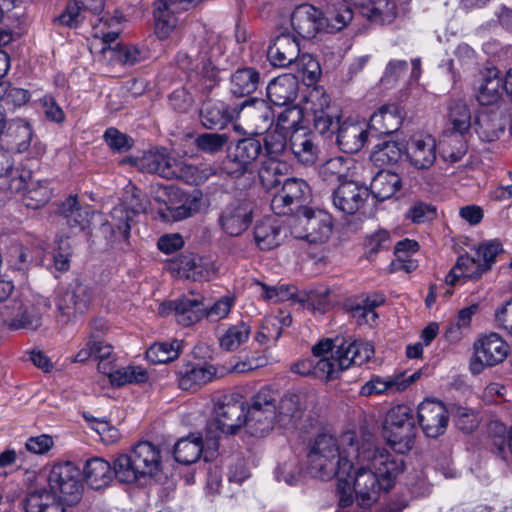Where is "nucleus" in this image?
I'll list each match as a JSON object with an SVG mask.
<instances>
[{
	"label": "nucleus",
	"instance_id": "8fccbe9b",
	"mask_svg": "<svg viewBox=\"0 0 512 512\" xmlns=\"http://www.w3.org/2000/svg\"><path fill=\"white\" fill-rule=\"evenodd\" d=\"M202 450L203 441L201 437H187L177 441L173 455L178 463L190 465L199 460Z\"/></svg>",
	"mask_w": 512,
	"mask_h": 512
},
{
	"label": "nucleus",
	"instance_id": "473e14b6",
	"mask_svg": "<svg viewBox=\"0 0 512 512\" xmlns=\"http://www.w3.org/2000/svg\"><path fill=\"white\" fill-rule=\"evenodd\" d=\"M216 373V368L210 364L188 366L185 371L179 372V387L182 390L195 391L211 382L215 378Z\"/></svg>",
	"mask_w": 512,
	"mask_h": 512
},
{
	"label": "nucleus",
	"instance_id": "39448f33",
	"mask_svg": "<svg viewBox=\"0 0 512 512\" xmlns=\"http://www.w3.org/2000/svg\"><path fill=\"white\" fill-rule=\"evenodd\" d=\"M374 355V347L362 340H344L330 357L313 359V377L325 381L333 380L341 371L353 365L361 366Z\"/></svg>",
	"mask_w": 512,
	"mask_h": 512
},
{
	"label": "nucleus",
	"instance_id": "f257e3e1",
	"mask_svg": "<svg viewBox=\"0 0 512 512\" xmlns=\"http://www.w3.org/2000/svg\"><path fill=\"white\" fill-rule=\"evenodd\" d=\"M354 468L347 482L338 480L339 507L336 512H367L378 493L388 491L403 471L401 457L375 446L372 434H364L359 456L353 457Z\"/></svg>",
	"mask_w": 512,
	"mask_h": 512
},
{
	"label": "nucleus",
	"instance_id": "37998d69",
	"mask_svg": "<svg viewBox=\"0 0 512 512\" xmlns=\"http://www.w3.org/2000/svg\"><path fill=\"white\" fill-rule=\"evenodd\" d=\"M32 138V130L28 122L23 119H12L8 122L3 141L18 152L27 150Z\"/></svg>",
	"mask_w": 512,
	"mask_h": 512
},
{
	"label": "nucleus",
	"instance_id": "09e8293b",
	"mask_svg": "<svg viewBox=\"0 0 512 512\" xmlns=\"http://www.w3.org/2000/svg\"><path fill=\"white\" fill-rule=\"evenodd\" d=\"M505 79L498 76L497 70H489L483 83L480 85L477 99L481 105H491L496 103L502 95Z\"/></svg>",
	"mask_w": 512,
	"mask_h": 512
},
{
	"label": "nucleus",
	"instance_id": "dca6fc26",
	"mask_svg": "<svg viewBox=\"0 0 512 512\" xmlns=\"http://www.w3.org/2000/svg\"><path fill=\"white\" fill-rule=\"evenodd\" d=\"M370 196L369 189L354 181L339 184L332 194L333 205L340 212L353 215L358 212Z\"/></svg>",
	"mask_w": 512,
	"mask_h": 512
},
{
	"label": "nucleus",
	"instance_id": "c9c22d12",
	"mask_svg": "<svg viewBox=\"0 0 512 512\" xmlns=\"http://www.w3.org/2000/svg\"><path fill=\"white\" fill-rule=\"evenodd\" d=\"M290 149L297 161L305 166L313 165L318 158V147L306 132H294L290 137Z\"/></svg>",
	"mask_w": 512,
	"mask_h": 512
},
{
	"label": "nucleus",
	"instance_id": "f3484780",
	"mask_svg": "<svg viewBox=\"0 0 512 512\" xmlns=\"http://www.w3.org/2000/svg\"><path fill=\"white\" fill-rule=\"evenodd\" d=\"M236 118H243L255 128V133L260 135L273 123V113L268 103L260 98H248L240 104H236Z\"/></svg>",
	"mask_w": 512,
	"mask_h": 512
},
{
	"label": "nucleus",
	"instance_id": "0eeeda50",
	"mask_svg": "<svg viewBox=\"0 0 512 512\" xmlns=\"http://www.w3.org/2000/svg\"><path fill=\"white\" fill-rule=\"evenodd\" d=\"M160 467V450L148 441L139 442L129 454L120 455L115 460L116 478L125 483H132L139 477L153 476Z\"/></svg>",
	"mask_w": 512,
	"mask_h": 512
},
{
	"label": "nucleus",
	"instance_id": "f8f14e48",
	"mask_svg": "<svg viewBox=\"0 0 512 512\" xmlns=\"http://www.w3.org/2000/svg\"><path fill=\"white\" fill-rule=\"evenodd\" d=\"M311 196L309 185L299 178H287L271 200V209L276 215H288L302 208H307L304 203Z\"/></svg>",
	"mask_w": 512,
	"mask_h": 512
},
{
	"label": "nucleus",
	"instance_id": "7ed1b4c3",
	"mask_svg": "<svg viewBox=\"0 0 512 512\" xmlns=\"http://www.w3.org/2000/svg\"><path fill=\"white\" fill-rule=\"evenodd\" d=\"M47 482L50 490L38 489L26 495L24 501L26 512H65L63 502L71 505L81 497L83 490L81 472L70 461L53 465Z\"/></svg>",
	"mask_w": 512,
	"mask_h": 512
},
{
	"label": "nucleus",
	"instance_id": "58836bf2",
	"mask_svg": "<svg viewBox=\"0 0 512 512\" xmlns=\"http://www.w3.org/2000/svg\"><path fill=\"white\" fill-rule=\"evenodd\" d=\"M279 399L278 391L270 387H262L249 402L245 403V412L242 416H253L255 414H275Z\"/></svg>",
	"mask_w": 512,
	"mask_h": 512
},
{
	"label": "nucleus",
	"instance_id": "4d7b16f0",
	"mask_svg": "<svg viewBox=\"0 0 512 512\" xmlns=\"http://www.w3.org/2000/svg\"><path fill=\"white\" fill-rule=\"evenodd\" d=\"M448 118L453 131L460 135L466 133L471 127L470 110L461 100H454L450 103Z\"/></svg>",
	"mask_w": 512,
	"mask_h": 512
},
{
	"label": "nucleus",
	"instance_id": "412c9836",
	"mask_svg": "<svg viewBox=\"0 0 512 512\" xmlns=\"http://www.w3.org/2000/svg\"><path fill=\"white\" fill-rule=\"evenodd\" d=\"M300 46L298 39L290 34H280L269 46L267 57L273 66L287 67L298 59Z\"/></svg>",
	"mask_w": 512,
	"mask_h": 512
},
{
	"label": "nucleus",
	"instance_id": "2eb2a0df",
	"mask_svg": "<svg viewBox=\"0 0 512 512\" xmlns=\"http://www.w3.org/2000/svg\"><path fill=\"white\" fill-rule=\"evenodd\" d=\"M172 269L180 277L193 281H210L217 276L218 268L207 257L193 253L182 254L172 262Z\"/></svg>",
	"mask_w": 512,
	"mask_h": 512
},
{
	"label": "nucleus",
	"instance_id": "5fc2aeb1",
	"mask_svg": "<svg viewBox=\"0 0 512 512\" xmlns=\"http://www.w3.org/2000/svg\"><path fill=\"white\" fill-rule=\"evenodd\" d=\"M24 193L25 205L31 209H38L44 206L51 197V190L47 180L26 183L25 187L20 191Z\"/></svg>",
	"mask_w": 512,
	"mask_h": 512
},
{
	"label": "nucleus",
	"instance_id": "e433bc0d",
	"mask_svg": "<svg viewBox=\"0 0 512 512\" xmlns=\"http://www.w3.org/2000/svg\"><path fill=\"white\" fill-rule=\"evenodd\" d=\"M27 173L14 167V160L9 151L0 149V178H6L5 189L11 194L20 193L26 185Z\"/></svg>",
	"mask_w": 512,
	"mask_h": 512
},
{
	"label": "nucleus",
	"instance_id": "2f4dec72",
	"mask_svg": "<svg viewBox=\"0 0 512 512\" xmlns=\"http://www.w3.org/2000/svg\"><path fill=\"white\" fill-rule=\"evenodd\" d=\"M104 59L122 65H135L149 57V50L134 45H116L115 47H101L100 50Z\"/></svg>",
	"mask_w": 512,
	"mask_h": 512
},
{
	"label": "nucleus",
	"instance_id": "cd10ccee",
	"mask_svg": "<svg viewBox=\"0 0 512 512\" xmlns=\"http://www.w3.org/2000/svg\"><path fill=\"white\" fill-rule=\"evenodd\" d=\"M367 137V129L363 124L343 122L338 127L336 141L343 152L353 154L363 148Z\"/></svg>",
	"mask_w": 512,
	"mask_h": 512
},
{
	"label": "nucleus",
	"instance_id": "a19ab883",
	"mask_svg": "<svg viewBox=\"0 0 512 512\" xmlns=\"http://www.w3.org/2000/svg\"><path fill=\"white\" fill-rule=\"evenodd\" d=\"M401 188V178L390 171H379L370 183L369 192L378 201L391 198Z\"/></svg>",
	"mask_w": 512,
	"mask_h": 512
},
{
	"label": "nucleus",
	"instance_id": "9d476101",
	"mask_svg": "<svg viewBox=\"0 0 512 512\" xmlns=\"http://www.w3.org/2000/svg\"><path fill=\"white\" fill-rule=\"evenodd\" d=\"M135 163L141 172L157 174L165 179L182 178L190 169L165 148L146 151Z\"/></svg>",
	"mask_w": 512,
	"mask_h": 512
},
{
	"label": "nucleus",
	"instance_id": "c85d7f7f",
	"mask_svg": "<svg viewBox=\"0 0 512 512\" xmlns=\"http://www.w3.org/2000/svg\"><path fill=\"white\" fill-rule=\"evenodd\" d=\"M169 308L173 311L176 321L184 327L199 322L205 314L202 300L186 296L170 301Z\"/></svg>",
	"mask_w": 512,
	"mask_h": 512
},
{
	"label": "nucleus",
	"instance_id": "4be33fe9",
	"mask_svg": "<svg viewBox=\"0 0 512 512\" xmlns=\"http://www.w3.org/2000/svg\"><path fill=\"white\" fill-rule=\"evenodd\" d=\"M44 247L40 241L13 243L7 252L11 266L17 270H27L33 264L42 262Z\"/></svg>",
	"mask_w": 512,
	"mask_h": 512
},
{
	"label": "nucleus",
	"instance_id": "680f3d73",
	"mask_svg": "<svg viewBox=\"0 0 512 512\" xmlns=\"http://www.w3.org/2000/svg\"><path fill=\"white\" fill-rule=\"evenodd\" d=\"M280 322L274 316L263 319L259 330L255 334V340L260 346H271L280 338Z\"/></svg>",
	"mask_w": 512,
	"mask_h": 512
},
{
	"label": "nucleus",
	"instance_id": "a211bd4d",
	"mask_svg": "<svg viewBox=\"0 0 512 512\" xmlns=\"http://www.w3.org/2000/svg\"><path fill=\"white\" fill-rule=\"evenodd\" d=\"M436 150V139L428 134L411 137L405 147L410 164L418 170L428 169L434 164Z\"/></svg>",
	"mask_w": 512,
	"mask_h": 512
},
{
	"label": "nucleus",
	"instance_id": "b1692460",
	"mask_svg": "<svg viewBox=\"0 0 512 512\" xmlns=\"http://www.w3.org/2000/svg\"><path fill=\"white\" fill-rule=\"evenodd\" d=\"M404 120V112L397 104H386L374 112L369 120V128L383 135L399 130Z\"/></svg>",
	"mask_w": 512,
	"mask_h": 512
},
{
	"label": "nucleus",
	"instance_id": "20e7f679",
	"mask_svg": "<svg viewBox=\"0 0 512 512\" xmlns=\"http://www.w3.org/2000/svg\"><path fill=\"white\" fill-rule=\"evenodd\" d=\"M223 52L219 36L207 33L187 51H180L176 56V63L187 74L191 83L200 86L202 90L210 91L219 82V70L215 61Z\"/></svg>",
	"mask_w": 512,
	"mask_h": 512
},
{
	"label": "nucleus",
	"instance_id": "864d4df0",
	"mask_svg": "<svg viewBox=\"0 0 512 512\" xmlns=\"http://www.w3.org/2000/svg\"><path fill=\"white\" fill-rule=\"evenodd\" d=\"M203 195L199 190H193L183 198L179 206H168L167 209L174 221H180L198 213L202 207Z\"/></svg>",
	"mask_w": 512,
	"mask_h": 512
},
{
	"label": "nucleus",
	"instance_id": "1a4fd4ad",
	"mask_svg": "<svg viewBox=\"0 0 512 512\" xmlns=\"http://www.w3.org/2000/svg\"><path fill=\"white\" fill-rule=\"evenodd\" d=\"M292 232L296 238L305 239L310 243L326 241L332 232V217L321 209L302 208L296 214Z\"/></svg>",
	"mask_w": 512,
	"mask_h": 512
},
{
	"label": "nucleus",
	"instance_id": "49530a36",
	"mask_svg": "<svg viewBox=\"0 0 512 512\" xmlns=\"http://www.w3.org/2000/svg\"><path fill=\"white\" fill-rule=\"evenodd\" d=\"M213 416H228L245 412V403L241 396L236 393L227 394L226 392H215L211 396Z\"/></svg>",
	"mask_w": 512,
	"mask_h": 512
},
{
	"label": "nucleus",
	"instance_id": "6ab92c4d",
	"mask_svg": "<svg viewBox=\"0 0 512 512\" xmlns=\"http://www.w3.org/2000/svg\"><path fill=\"white\" fill-rule=\"evenodd\" d=\"M321 10L310 4L297 6L291 14V26L294 32L304 39H311L323 31Z\"/></svg>",
	"mask_w": 512,
	"mask_h": 512
},
{
	"label": "nucleus",
	"instance_id": "0e129e2a",
	"mask_svg": "<svg viewBox=\"0 0 512 512\" xmlns=\"http://www.w3.org/2000/svg\"><path fill=\"white\" fill-rule=\"evenodd\" d=\"M280 166L281 164L279 162L272 159H267L262 162L258 176L265 189L269 190L281 184Z\"/></svg>",
	"mask_w": 512,
	"mask_h": 512
},
{
	"label": "nucleus",
	"instance_id": "ddd939ff",
	"mask_svg": "<svg viewBox=\"0 0 512 512\" xmlns=\"http://www.w3.org/2000/svg\"><path fill=\"white\" fill-rule=\"evenodd\" d=\"M474 358L470 362L473 374H479L484 367L495 366L505 360L509 346L497 333H490L478 339L474 344Z\"/></svg>",
	"mask_w": 512,
	"mask_h": 512
},
{
	"label": "nucleus",
	"instance_id": "f704fd0d",
	"mask_svg": "<svg viewBox=\"0 0 512 512\" xmlns=\"http://www.w3.org/2000/svg\"><path fill=\"white\" fill-rule=\"evenodd\" d=\"M98 370L107 375L111 384L114 386L144 383L148 379L147 371L139 366H127L113 370L111 363H102L98 364Z\"/></svg>",
	"mask_w": 512,
	"mask_h": 512
},
{
	"label": "nucleus",
	"instance_id": "7c9ffc66",
	"mask_svg": "<svg viewBox=\"0 0 512 512\" xmlns=\"http://www.w3.org/2000/svg\"><path fill=\"white\" fill-rule=\"evenodd\" d=\"M60 214L65 219L66 224L78 231H83L89 227L90 220L94 212L89 206H81L77 196H69L60 206Z\"/></svg>",
	"mask_w": 512,
	"mask_h": 512
},
{
	"label": "nucleus",
	"instance_id": "a18cd8bd",
	"mask_svg": "<svg viewBox=\"0 0 512 512\" xmlns=\"http://www.w3.org/2000/svg\"><path fill=\"white\" fill-rule=\"evenodd\" d=\"M251 334V326L245 321L230 325L220 336L219 345L222 350L233 352L247 343Z\"/></svg>",
	"mask_w": 512,
	"mask_h": 512
},
{
	"label": "nucleus",
	"instance_id": "603ef678",
	"mask_svg": "<svg viewBox=\"0 0 512 512\" xmlns=\"http://www.w3.org/2000/svg\"><path fill=\"white\" fill-rule=\"evenodd\" d=\"M182 341L157 342L146 351V359L152 364H164L178 358Z\"/></svg>",
	"mask_w": 512,
	"mask_h": 512
},
{
	"label": "nucleus",
	"instance_id": "9b49d317",
	"mask_svg": "<svg viewBox=\"0 0 512 512\" xmlns=\"http://www.w3.org/2000/svg\"><path fill=\"white\" fill-rule=\"evenodd\" d=\"M263 152L260 137H248L239 140L228 149L224 170L233 177H240L252 170L254 162Z\"/></svg>",
	"mask_w": 512,
	"mask_h": 512
},
{
	"label": "nucleus",
	"instance_id": "774afa93",
	"mask_svg": "<svg viewBox=\"0 0 512 512\" xmlns=\"http://www.w3.org/2000/svg\"><path fill=\"white\" fill-rule=\"evenodd\" d=\"M302 119V109L297 105L290 106L279 114L276 128L283 132L291 130H293V133L299 132L298 127L302 122Z\"/></svg>",
	"mask_w": 512,
	"mask_h": 512
},
{
	"label": "nucleus",
	"instance_id": "e2e57ef3",
	"mask_svg": "<svg viewBox=\"0 0 512 512\" xmlns=\"http://www.w3.org/2000/svg\"><path fill=\"white\" fill-rule=\"evenodd\" d=\"M456 416H468L464 408H457L454 411V406L446 407L445 404L437 399H425L418 406L417 416H425L433 414L434 416H445L446 414H454Z\"/></svg>",
	"mask_w": 512,
	"mask_h": 512
},
{
	"label": "nucleus",
	"instance_id": "bf43d9fd",
	"mask_svg": "<svg viewBox=\"0 0 512 512\" xmlns=\"http://www.w3.org/2000/svg\"><path fill=\"white\" fill-rule=\"evenodd\" d=\"M260 140L265 151L264 155L272 160H276L284 152L287 145L285 132L278 128L267 132Z\"/></svg>",
	"mask_w": 512,
	"mask_h": 512
},
{
	"label": "nucleus",
	"instance_id": "052dcab7",
	"mask_svg": "<svg viewBox=\"0 0 512 512\" xmlns=\"http://www.w3.org/2000/svg\"><path fill=\"white\" fill-rule=\"evenodd\" d=\"M502 252V244L496 239L484 241L474 249L475 256L481 261L485 272L492 268L497 256Z\"/></svg>",
	"mask_w": 512,
	"mask_h": 512
},
{
	"label": "nucleus",
	"instance_id": "6e6d98bb",
	"mask_svg": "<svg viewBox=\"0 0 512 512\" xmlns=\"http://www.w3.org/2000/svg\"><path fill=\"white\" fill-rule=\"evenodd\" d=\"M489 434L494 438L492 453L499 459L506 461L507 452L505 444L509 446V433L511 426L507 427L499 418L492 419L488 424Z\"/></svg>",
	"mask_w": 512,
	"mask_h": 512
},
{
	"label": "nucleus",
	"instance_id": "393cba45",
	"mask_svg": "<svg viewBox=\"0 0 512 512\" xmlns=\"http://www.w3.org/2000/svg\"><path fill=\"white\" fill-rule=\"evenodd\" d=\"M298 88V78L293 74H284L269 82L267 97L275 106H288L296 99Z\"/></svg>",
	"mask_w": 512,
	"mask_h": 512
},
{
	"label": "nucleus",
	"instance_id": "4468645a",
	"mask_svg": "<svg viewBox=\"0 0 512 512\" xmlns=\"http://www.w3.org/2000/svg\"><path fill=\"white\" fill-rule=\"evenodd\" d=\"M252 220V205L247 201L237 200L223 208L218 223L226 235L238 237L249 228Z\"/></svg>",
	"mask_w": 512,
	"mask_h": 512
},
{
	"label": "nucleus",
	"instance_id": "69168bd1",
	"mask_svg": "<svg viewBox=\"0 0 512 512\" xmlns=\"http://www.w3.org/2000/svg\"><path fill=\"white\" fill-rule=\"evenodd\" d=\"M88 425L105 444H113L120 438L119 430L106 418H85Z\"/></svg>",
	"mask_w": 512,
	"mask_h": 512
},
{
	"label": "nucleus",
	"instance_id": "bb28decb",
	"mask_svg": "<svg viewBox=\"0 0 512 512\" xmlns=\"http://www.w3.org/2000/svg\"><path fill=\"white\" fill-rule=\"evenodd\" d=\"M323 19V31L334 33L344 29L353 19L351 4L333 0L328 2L321 11Z\"/></svg>",
	"mask_w": 512,
	"mask_h": 512
},
{
	"label": "nucleus",
	"instance_id": "72a5a7b5",
	"mask_svg": "<svg viewBox=\"0 0 512 512\" xmlns=\"http://www.w3.org/2000/svg\"><path fill=\"white\" fill-rule=\"evenodd\" d=\"M104 9V0H75L67 4L65 10L59 15L58 21L69 27L78 26L82 20V10L90 11L95 15Z\"/></svg>",
	"mask_w": 512,
	"mask_h": 512
},
{
	"label": "nucleus",
	"instance_id": "338daca9",
	"mask_svg": "<svg viewBox=\"0 0 512 512\" xmlns=\"http://www.w3.org/2000/svg\"><path fill=\"white\" fill-rule=\"evenodd\" d=\"M449 418H406L407 426L411 427L416 420L427 437L436 438L447 428Z\"/></svg>",
	"mask_w": 512,
	"mask_h": 512
},
{
	"label": "nucleus",
	"instance_id": "79ce46f5",
	"mask_svg": "<svg viewBox=\"0 0 512 512\" xmlns=\"http://www.w3.org/2000/svg\"><path fill=\"white\" fill-rule=\"evenodd\" d=\"M281 225L275 219H264L254 228V240L261 250L277 247L282 241Z\"/></svg>",
	"mask_w": 512,
	"mask_h": 512
},
{
	"label": "nucleus",
	"instance_id": "13d9d810",
	"mask_svg": "<svg viewBox=\"0 0 512 512\" xmlns=\"http://www.w3.org/2000/svg\"><path fill=\"white\" fill-rule=\"evenodd\" d=\"M349 170L348 161L343 157H334L326 161L320 170V175L328 183L344 182Z\"/></svg>",
	"mask_w": 512,
	"mask_h": 512
},
{
	"label": "nucleus",
	"instance_id": "6e6552de",
	"mask_svg": "<svg viewBox=\"0 0 512 512\" xmlns=\"http://www.w3.org/2000/svg\"><path fill=\"white\" fill-rule=\"evenodd\" d=\"M99 296L98 288L86 281L75 279L56 301L58 319L70 323L86 313Z\"/></svg>",
	"mask_w": 512,
	"mask_h": 512
},
{
	"label": "nucleus",
	"instance_id": "f03ea898",
	"mask_svg": "<svg viewBox=\"0 0 512 512\" xmlns=\"http://www.w3.org/2000/svg\"><path fill=\"white\" fill-rule=\"evenodd\" d=\"M356 433L346 431L339 438L322 432L309 442L307 453L308 473L321 480L337 477L340 482H347L350 471L354 468L353 457L359 456Z\"/></svg>",
	"mask_w": 512,
	"mask_h": 512
},
{
	"label": "nucleus",
	"instance_id": "3c124183",
	"mask_svg": "<svg viewBox=\"0 0 512 512\" xmlns=\"http://www.w3.org/2000/svg\"><path fill=\"white\" fill-rule=\"evenodd\" d=\"M385 302V297L382 294H372L362 296L360 301L350 305V311L353 317L358 318V323L375 322L378 315L374 311L376 307Z\"/></svg>",
	"mask_w": 512,
	"mask_h": 512
},
{
	"label": "nucleus",
	"instance_id": "423d86ee",
	"mask_svg": "<svg viewBox=\"0 0 512 512\" xmlns=\"http://www.w3.org/2000/svg\"><path fill=\"white\" fill-rule=\"evenodd\" d=\"M51 308L48 298L37 294H22L0 306L3 325L11 330H36L43 314Z\"/></svg>",
	"mask_w": 512,
	"mask_h": 512
},
{
	"label": "nucleus",
	"instance_id": "c03bdc74",
	"mask_svg": "<svg viewBox=\"0 0 512 512\" xmlns=\"http://www.w3.org/2000/svg\"><path fill=\"white\" fill-rule=\"evenodd\" d=\"M360 7L363 15L372 22L389 24L397 16V6L393 0H365Z\"/></svg>",
	"mask_w": 512,
	"mask_h": 512
},
{
	"label": "nucleus",
	"instance_id": "ea45409f",
	"mask_svg": "<svg viewBox=\"0 0 512 512\" xmlns=\"http://www.w3.org/2000/svg\"><path fill=\"white\" fill-rule=\"evenodd\" d=\"M485 273L481 261L474 255H461L446 276V283L455 285L460 278L477 279Z\"/></svg>",
	"mask_w": 512,
	"mask_h": 512
},
{
	"label": "nucleus",
	"instance_id": "de8ad7c7",
	"mask_svg": "<svg viewBox=\"0 0 512 512\" xmlns=\"http://www.w3.org/2000/svg\"><path fill=\"white\" fill-rule=\"evenodd\" d=\"M405 147L396 141H383L374 146L370 159L379 167L396 164L403 156Z\"/></svg>",
	"mask_w": 512,
	"mask_h": 512
},
{
	"label": "nucleus",
	"instance_id": "5701e85b",
	"mask_svg": "<svg viewBox=\"0 0 512 512\" xmlns=\"http://www.w3.org/2000/svg\"><path fill=\"white\" fill-rule=\"evenodd\" d=\"M236 116V105L229 106L222 101L209 100L200 110L201 123L207 129H222Z\"/></svg>",
	"mask_w": 512,
	"mask_h": 512
},
{
	"label": "nucleus",
	"instance_id": "a878e982",
	"mask_svg": "<svg viewBox=\"0 0 512 512\" xmlns=\"http://www.w3.org/2000/svg\"><path fill=\"white\" fill-rule=\"evenodd\" d=\"M114 477H116L115 465L112 467L103 458H90L83 466V478L87 485L94 490L107 487Z\"/></svg>",
	"mask_w": 512,
	"mask_h": 512
},
{
	"label": "nucleus",
	"instance_id": "4c0bfd02",
	"mask_svg": "<svg viewBox=\"0 0 512 512\" xmlns=\"http://www.w3.org/2000/svg\"><path fill=\"white\" fill-rule=\"evenodd\" d=\"M260 84V73L253 67L238 68L230 77V92L244 97L255 92Z\"/></svg>",
	"mask_w": 512,
	"mask_h": 512
},
{
	"label": "nucleus",
	"instance_id": "aec40b11",
	"mask_svg": "<svg viewBox=\"0 0 512 512\" xmlns=\"http://www.w3.org/2000/svg\"><path fill=\"white\" fill-rule=\"evenodd\" d=\"M148 207L146 199H140L139 194H133L132 200L128 205L120 204L111 211L110 226L114 234L119 233L123 237H128L131 229L130 222L132 217L140 212H145Z\"/></svg>",
	"mask_w": 512,
	"mask_h": 512
},
{
	"label": "nucleus",
	"instance_id": "c756f323",
	"mask_svg": "<svg viewBox=\"0 0 512 512\" xmlns=\"http://www.w3.org/2000/svg\"><path fill=\"white\" fill-rule=\"evenodd\" d=\"M228 418H209L206 424L205 440L209 448L217 449L218 440L222 435H234L237 431L244 426H251L260 422V418H238L237 424H227Z\"/></svg>",
	"mask_w": 512,
	"mask_h": 512
}]
</instances>
